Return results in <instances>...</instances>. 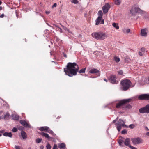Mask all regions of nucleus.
Instances as JSON below:
<instances>
[{
    "label": "nucleus",
    "instance_id": "nucleus-10",
    "mask_svg": "<svg viewBox=\"0 0 149 149\" xmlns=\"http://www.w3.org/2000/svg\"><path fill=\"white\" fill-rule=\"evenodd\" d=\"M110 6L109 3H107L105 4L102 8L103 13H107L108 10L110 9Z\"/></svg>",
    "mask_w": 149,
    "mask_h": 149
},
{
    "label": "nucleus",
    "instance_id": "nucleus-6",
    "mask_svg": "<svg viewBox=\"0 0 149 149\" xmlns=\"http://www.w3.org/2000/svg\"><path fill=\"white\" fill-rule=\"evenodd\" d=\"M130 13L132 15H134L135 13H142V11L138 7L132 8L130 10Z\"/></svg>",
    "mask_w": 149,
    "mask_h": 149
},
{
    "label": "nucleus",
    "instance_id": "nucleus-58",
    "mask_svg": "<svg viewBox=\"0 0 149 149\" xmlns=\"http://www.w3.org/2000/svg\"><path fill=\"white\" fill-rule=\"evenodd\" d=\"M28 149H31V147H29L28 148Z\"/></svg>",
    "mask_w": 149,
    "mask_h": 149
},
{
    "label": "nucleus",
    "instance_id": "nucleus-26",
    "mask_svg": "<svg viewBox=\"0 0 149 149\" xmlns=\"http://www.w3.org/2000/svg\"><path fill=\"white\" fill-rule=\"evenodd\" d=\"M112 26L117 29H119V27L118 26V24L117 23H113Z\"/></svg>",
    "mask_w": 149,
    "mask_h": 149
},
{
    "label": "nucleus",
    "instance_id": "nucleus-11",
    "mask_svg": "<svg viewBox=\"0 0 149 149\" xmlns=\"http://www.w3.org/2000/svg\"><path fill=\"white\" fill-rule=\"evenodd\" d=\"M96 25H98L100 24H104V20L102 19V17H98L96 20Z\"/></svg>",
    "mask_w": 149,
    "mask_h": 149
},
{
    "label": "nucleus",
    "instance_id": "nucleus-27",
    "mask_svg": "<svg viewBox=\"0 0 149 149\" xmlns=\"http://www.w3.org/2000/svg\"><path fill=\"white\" fill-rule=\"evenodd\" d=\"M47 132L51 134L54 136H55L56 135V134L54 133L53 131L49 129L47 131Z\"/></svg>",
    "mask_w": 149,
    "mask_h": 149
},
{
    "label": "nucleus",
    "instance_id": "nucleus-2",
    "mask_svg": "<svg viewBox=\"0 0 149 149\" xmlns=\"http://www.w3.org/2000/svg\"><path fill=\"white\" fill-rule=\"evenodd\" d=\"M92 36L94 38L100 40H103L108 37L105 33L101 32L93 33Z\"/></svg>",
    "mask_w": 149,
    "mask_h": 149
},
{
    "label": "nucleus",
    "instance_id": "nucleus-3",
    "mask_svg": "<svg viewBox=\"0 0 149 149\" xmlns=\"http://www.w3.org/2000/svg\"><path fill=\"white\" fill-rule=\"evenodd\" d=\"M117 120H114L113 123H115L118 132H120L122 127L128 128V127L125 125V122L123 120L120 119L116 123V122Z\"/></svg>",
    "mask_w": 149,
    "mask_h": 149
},
{
    "label": "nucleus",
    "instance_id": "nucleus-30",
    "mask_svg": "<svg viewBox=\"0 0 149 149\" xmlns=\"http://www.w3.org/2000/svg\"><path fill=\"white\" fill-rule=\"evenodd\" d=\"M86 68H82L79 71V72L80 73H84L86 71Z\"/></svg>",
    "mask_w": 149,
    "mask_h": 149
},
{
    "label": "nucleus",
    "instance_id": "nucleus-1",
    "mask_svg": "<svg viewBox=\"0 0 149 149\" xmlns=\"http://www.w3.org/2000/svg\"><path fill=\"white\" fill-rule=\"evenodd\" d=\"M79 66L75 62H69L67 64L66 68H64V72L65 74L70 77L76 75L79 71Z\"/></svg>",
    "mask_w": 149,
    "mask_h": 149
},
{
    "label": "nucleus",
    "instance_id": "nucleus-4",
    "mask_svg": "<svg viewBox=\"0 0 149 149\" xmlns=\"http://www.w3.org/2000/svg\"><path fill=\"white\" fill-rule=\"evenodd\" d=\"M131 100V99H128L121 100L116 103V107L117 108L122 109H124V107H125V104L126 103H128Z\"/></svg>",
    "mask_w": 149,
    "mask_h": 149
},
{
    "label": "nucleus",
    "instance_id": "nucleus-17",
    "mask_svg": "<svg viewBox=\"0 0 149 149\" xmlns=\"http://www.w3.org/2000/svg\"><path fill=\"white\" fill-rule=\"evenodd\" d=\"M9 117V114L8 113H7L6 115H4V116H0V120L3 118L6 119L8 118Z\"/></svg>",
    "mask_w": 149,
    "mask_h": 149
},
{
    "label": "nucleus",
    "instance_id": "nucleus-20",
    "mask_svg": "<svg viewBox=\"0 0 149 149\" xmlns=\"http://www.w3.org/2000/svg\"><path fill=\"white\" fill-rule=\"evenodd\" d=\"M3 135L6 136H9L10 137H12V134L11 132H5L3 134Z\"/></svg>",
    "mask_w": 149,
    "mask_h": 149
},
{
    "label": "nucleus",
    "instance_id": "nucleus-41",
    "mask_svg": "<svg viewBox=\"0 0 149 149\" xmlns=\"http://www.w3.org/2000/svg\"><path fill=\"white\" fill-rule=\"evenodd\" d=\"M56 6H57V4L56 3H54V5L52 6V8H54V7H56Z\"/></svg>",
    "mask_w": 149,
    "mask_h": 149
},
{
    "label": "nucleus",
    "instance_id": "nucleus-37",
    "mask_svg": "<svg viewBox=\"0 0 149 149\" xmlns=\"http://www.w3.org/2000/svg\"><path fill=\"white\" fill-rule=\"evenodd\" d=\"M17 131V129L16 127H13L12 129V131L13 132H16Z\"/></svg>",
    "mask_w": 149,
    "mask_h": 149
},
{
    "label": "nucleus",
    "instance_id": "nucleus-15",
    "mask_svg": "<svg viewBox=\"0 0 149 149\" xmlns=\"http://www.w3.org/2000/svg\"><path fill=\"white\" fill-rule=\"evenodd\" d=\"M124 144L126 146H130V139L129 138H127L125 139L124 143Z\"/></svg>",
    "mask_w": 149,
    "mask_h": 149
},
{
    "label": "nucleus",
    "instance_id": "nucleus-49",
    "mask_svg": "<svg viewBox=\"0 0 149 149\" xmlns=\"http://www.w3.org/2000/svg\"><path fill=\"white\" fill-rule=\"evenodd\" d=\"M57 147V145L56 144L54 145L53 148H56Z\"/></svg>",
    "mask_w": 149,
    "mask_h": 149
},
{
    "label": "nucleus",
    "instance_id": "nucleus-19",
    "mask_svg": "<svg viewBox=\"0 0 149 149\" xmlns=\"http://www.w3.org/2000/svg\"><path fill=\"white\" fill-rule=\"evenodd\" d=\"M58 147L60 149H65V145L64 143L59 144L58 145Z\"/></svg>",
    "mask_w": 149,
    "mask_h": 149
},
{
    "label": "nucleus",
    "instance_id": "nucleus-5",
    "mask_svg": "<svg viewBox=\"0 0 149 149\" xmlns=\"http://www.w3.org/2000/svg\"><path fill=\"white\" fill-rule=\"evenodd\" d=\"M131 82L128 79H125L121 81V84L122 85L121 89L124 91L128 90L130 87Z\"/></svg>",
    "mask_w": 149,
    "mask_h": 149
},
{
    "label": "nucleus",
    "instance_id": "nucleus-35",
    "mask_svg": "<svg viewBox=\"0 0 149 149\" xmlns=\"http://www.w3.org/2000/svg\"><path fill=\"white\" fill-rule=\"evenodd\" d=\"M46 148L47 149H51V146L50 144L49 143L47 144L46 146Z\"/></svg>",
    "mask_w": 149,
    "mask_h": 149
},
{
    "label": "nucleus",
    "instance_id": "nucleus-46",
    "mask_svg": "<svg viewBox=\"0 0 149 149\" xmlns=\"http://www.w3.org/2000/svg\"><path fill=\"white\" fill-rule=\"evenodd\" d=\"M15 13H16V16L17 17V18H18V14L17 11H16Z\"/></svg>",
    "mask_w": 149,
    "mask_h": 149
},
{
    "label": "nucleus",
    "instance_id": "nucleus-29",
    "mask_svg": "<svg viewBox=\"0 0 149 149\" xmlns=\"http://www.w3.org/2000/svg\"><path fill=\"white\" fill-rule=\"evenodd\" d=\"M130 31V30L129 29H124L123 30V31L124 33H129Z\"/></svg>",
    "mask_w": 149,
    "mask_h": 149
},
{
    "label": "nucleus",
    "instance_id": "nucleus-50",
    "mask_svg": "<svg viewBox=\"0 0 149 149\" xmlns=\"http://www.w3.org/2000/svg\"><path fill=\"white\" fill-rule=\"evenodd\" d=\"M50 12L49 11H46V13L47 14H49V13H50Z\"/></svg>",
    "mask_w": 149,
    "mask_h": 149
},
{
    "label": "nucleus",
    "instance_id": "nucleus-55",
    "mask_svg": "<svg viewBox=\"0 0 149 149\" xmlns=\"http://www.w3.org/2000/svg\"><path fill=\"white\" fill-rule=\"evenodd\" d=\"M104 80L106 82H107V80L106 79H104Z\"/></svg>",
    "mask_w": 149,
    "mask_h": 149
},
{
    "label": "nucleus",
    "instance_id": "nucleus-40",
    "mask_svg": "<svg viewBox=\"0 0 149 149\" xmlns=\"http://www.w3.org/2000/svg\"><path fill=\"white\" fill-rule=\"evenodd\" d=\"M125 62L127 63H130V62L131 60L130 59H128V60H127V59H125Z\"/></svg>",
    "mask_w": 149,
    "mask_h": 149
},
{
    "label": "nucleus",
    "instance_id": "nucleus-42",
    "mask_svg": "<svg viewBox=\"0 0 149 149\" xmlns=\"http://www.w3.org/2000/svg\"><path fill=\"white\" fill-rule=\"evenodd\" d=\"M129 147L131 148V149H137V148H136V147H135L131 146H130Z\"/></svg>",
    "mask_w": 149,
    "mask_h": 149
},
{
    "label": "nucleus",
    "instance_id": "nucleus-12",
    "mask_svg": "<svg viewBox=\"0 0 149 149\" xmlns=\"http://www.w3.org/2000/svg\"><path fill=\"white\" fill-rule=\"evenodd\" d=\"M89 72L92 74L96 73L98 76H99L100 74L99 71L98 70L95 68H93L90 70L89 71Z\"/></svg>",
    "mask_w": 149,
    "mask_h": 149
},
{
    "label": "nucleus",
    "instance_id": "nucleus-14",
    "mask_svg": "<svg viewBox=\"0 0 149 149\" xmlns=\"http://www.w3.org/2000/svg\"><path fill=\"white\" fill-rule=\"evenodd\" d=\"M147 29L145 28L142 29L141 30V35L143 36H146L147 35L146 32Z\"/></svg>",
    "mask_w": 149,
    "mask_h": 149
},
{
    "label": "nucleus",
    "instance_id": "nucleus-34",
    "mask_svg": "<svg viewBox=\"0 0 149 149\" xmlns=\"http://www.w3.org/2000/svg\"><path fill=\"white\" fill-rule=\"evenodd\" d=\"M135 127V125L134 124H130L129 126V127L131 129H133Z\"/></svg>",
    "mask_w": 149,
    "mask_h": 149
},
{
    "label": "nucleus",
    "instance_id": "nucleus-38",
    "mask_svg": "<svg viewBox=\"0 0 149 149\" xmlns=\"http://www.w3.org/2000/svg\"><path fill=\"white\" fill-rule=\"evenodd\" d=\"M122 134H126L127 133V131L125 130H123L121 132Z\"/></svg>",
    "mask_w": 149,
    "mask_h": 149
},
{
    "label": "nucleus",
    "instance_id": "nucleus-44",
    "mask_svg": "<svg viewBox=\"0 0 149 149\" xmlns=\"http://www.w3.org/2000/svg\"><path fill=\"white\" fill-rule=\"evenodd\" d=\"M141 50L142 52H143L145 51V49L144 48H142L141 49Z\"/></svg>",
    "mask_w": 149,
    "mask_h": 149
},
{
    "label": "nucleus",
    "instance_id": "nucleus-21",
    "mask_svg": "<svg viewBox=\"0 0 149 149\" xmlns=\"http://www.w3.org/2000/svg\"><path fill=\"white\" fill-rule=\"evenodd\" d=\"M13 119L14 120H18L19 119V116L18 115L13 114L12 116Z\"/></svg>",
    "mask_w": 149,
    "mask_h": 149
},
{
    "label": "nucleus",
    "instance_id": "nucleus-28",
    "mask_svg": "<svg viewBox=\"0 0 149 149\" xmlns=\"http://www.w3.org/2000/svg\"><path fill=\"white\" fill-rule=\"evenodd\" d=\"M123 142L124 141L121 139H119L118 141V143L119 144L122 146H123Z\"/></svg>",
    "mask_w": 149,
    "mask_h": 149
},
{
    "label": "nucleus",
    "instance_id": "nucleus-23",
    "mask_svg": "<svg viewBox=\"0 0 149 149\" xmlns=\"http://www.w3.org/2000/svg\"><path fill=\"white\" fill-rule=\"evenodd\" d=\"M128 103H126L125 104V107H124V109H130L132 108V106L130 104H128Z\"/></svg>",
    "mask_w": 149,
    "mask_h": 149
},
{
    "label": "nucleus",
    "instance_id": "nucleus-39",
    "mask_svg": "<svg viewBox=\"0 0 149 149\" xmlns=\"http://www.w3.org/2000/svg\"><path fill=\"white\" fill-rule=\"evenodd\" d=\"M15 149H20V147L19 146H15Z\"/></svg>",
    "mask_w": 149,
    "mask_h": 149
},
{
    "label": "nucleus",
    "instance_id": "nucleus-9",
    "mask_svg": "<svg viewBox=\"0 0 149 149\" xmlns=\"http://www.w3.org/2000/svg\"><path fill=\"white\" fill-rule=\"evenodd\" d=\"M109 80L111 83L113 84H117L118 82L116 76L114 75H111L110 77Z\"/></svg>",
    "mask_w": 149,
    "mask_h": 149
},
{
    "label": "nucleus",
    "instance_id": "nucleus-53",
    "mask_svg": "<svg viewBox=\"0 0 149 149\" xmlns=\"http://www.w3.org/2000/svg\"><path fill=\"white\" fill-rule=\"evenodd\" d=\"M3 130L2 131H0V133H3Z\"/></svg>",
    "mask_w": 149,
    "mask_h": 149
},
{
    "label": "nucleus",
    "instance_id": "nucleus-48",
    "mask_svg": "<svg viewBox=\"0 0 149 149\" xmlns=\"http://www.w3.org/2000/svg\"><path fill=\"white\" fill-rule=\"evenodd\" d=\"M44 148V147L43 146H40V148L41 149H43Z\"/></svg>",
    "mask_w": 149,
    "mask_h": 149
},
{
    "label": "nucleus",
    "instance_id": "nucleus-22",
    "mask_svg": "<svg viewBox=\"0 0 149 149\" xmlns=\"http://www.w3.org/2000/svg\"><path fill=\"white\" fill-rule=\"evenodd\" d=\"M21 135L23 139H26L27 138L26 133L24 132L23 131H22Z\"/></svg>",
    "mask_w": 149,
    "mask_h": 149
},
{
    "label": "nucleus",
    "instance_id": "nucleus-57",
    "mask_svg": "<svg viewBox=\"0 0 149 149\" xmlns=\"http://www.w3.org/2000/svg\"><path fill=\"white\" fill-rule=\"evenodd\" d=\"M2 2H1V1L0 0V5L1 4V3H2Z\"/></svg>",
    "mask_w": 149,
    "mask_h": 149
},
{
    "label": "nucleus",
    "instance_id": "nucleus-7",
    "mask_svg": "<svg viewBox=\"0 0 149 149\" xmlns=\"http://www.w3.org/2000/svg\"><path fill=\"white\" fill-rule=\"evenodd\" d=\"M139 111L141 113H149V105H147L145 107L140 109Z\"/></svg>",
    "mask_w": 149,
    "mask_h": 149
},
{
    "label": "nucleus",
    "instance_id": "nucleus-8",
    "mask_svg": "<svg viewBox=\"0 0 149 149\" xmlns=\"http://www.w3.org/2000/svg\"><path fill=\"white\" fill-rule=\"evenodd\" d=\"M131 141L134 144H137L142 143V139L139 138H132Z\"/></svg>",
    "mask_w": 149,
    "mask_h": 149
},
{
    "label": "nucleus",
    "instance_id": "nucleus-60",
    "mask_svg": "<svg viewBox=\"0 0 149 149\" xmlns=\"http://www.w3.org/2000/svg\"><path fill=\"white\" fill-rule=\"evenodd\" d=\"M1 136V134H0V136Z\"/></svg>",
    "mask_w": 149,
    "mask_h": 149
},
{
    "label": "nucleus",
    "instance_id": "nucleus-45",
    "mask_svg": "<svg viewBox=\"0 0 149 149\" xmlns=\"http://www.w3.org/2000/svg\"><path fill=\"white\" fill-rule=\"evenodd\" d=\"M4 17V14H2L1 15H0V17L2 18Z\"/></svg>",
    "mask_w": 149,
    "mask_h": 149
},
{
    "label": "nucleus",
    "instance_id": "nucleus-52",
    "mask_svg": "<svg viewBox=\"0 0 149 149\" xmlns=\"http://www.w3.org/2000/svg\"><path fill=\"white\" fill-rule=\"evenodd\" d=\"M146 135L148 136H149V132H147L146 133Z\"/></svg>",
    "mask_w": 149,
    "mask_h": 149
},
{
    "label": "nucleus",
    "instance_id": "nucleus-31",
    "mask_svg": "<svg viewBox=\"0 0 149 149\" xmlns=\"http://www.w3.org/2000/svg\"><path fill=\"white\" fill-rule=\"evenodd\" d=\"M120 0H115V3L116 5H119L120 3Z\"/></svg>",
    "mask_w": 149,
    "mask_h": 149
},
{
    "label": "nucleus",
    "instance_id": "nucleus-32",
    "mask_svg": "<svg viewBox=\"0 0 149 149\" xmlns=\"http://www.w3.org/2000/svg\"><path fill=\"white\" fill-rule=\"evenodd\" d=\"M42 140V139L37 138L36 140V141L37 143H39Z\"/></svg>",
    "mask_w": 149,
    "mask_h": 149
},
{
    "label": "nucleus",
    "instance_id": "nucleus-59",
    "mask_svg": "<svg viewBox=\"0 0 149 149\" xmlns=\"http://www.w3.org/2000/svg\"><path fill=\"white\" fill-rule=\"evenodd\" d=\"M53 149H58L57 148H53Z\"/></svg>",
    "mask_w": 149,
    "mask_h": 149
},
{
    "label": "nucleus",
    "instance_id": "nucleus-24",
    "mask_svg": "<svg viewBox=\"0 0 149 149\" xmlns=\"http://www.w3.org/2000/svg\"><path fill=\"white\" fill-rule=\"evenodd\" d=\"M40 134L43 136L45 137V138L48 139L51 138L49 136L48 134L45 133L43 132H42Z\"/></svg>",
    "mask_w": 149,
    "mask_h": 149
},
{
    "label": "nucleus",
    "instance_id": "nucleus-47",
    "mask_svg": "<svg viewBox=\"0 0 149 149\" xmlns=\"http://www.w3.org/2000/svg\"><path fill=\"white\" fill-rule=\"evenodd\" d=\"M139 54L141 56H142L143 55L142 54V53L141 52H139Z\"/></svg>",
    "mask_w": 149,
    "mask_h": 149
},
{
    "label": "nucleus",
    "instance_id": "nucleus-54",
    "mask_svg": "<svg viewBox=\"0 0 149 149\" xmlns=\"http://www.w3.org/2000/svg\"><path fill=\"white\" fill-rule=\"evenodd\" d=\"M64 56L65 57V58H66V57H67V55H66V54H64Z\"/></svg>",
    "mask_w": 149,
    "mask_h": 149
},
{
    "label": "nucleus",
    "instance_id": "nucleus-18",
    "mask_svg": "<svg viewBox=\"0 0 149 149\" xmlns=\"http://www.w3.org/2000/svg\"><path fill=\"white\" fill-rule=\"evenodd\" d=\"M146 94H142L139 96L138 98L139 100H145Z\"/></svg>",
    "mask_w": 149,
    "mask_h": 149
},
{
    "label": "nucleus",
    "instance_id": "nucleus-36",
    "mask_svg": "<svg viewBox=\"0 0 149 149\" xmlns=\"http://www.w3.org/2000/svg\"><path fill=\"white\" fill-rule=\"evenodd\" d=\"M71 2L72 3L75 4H77L78 3V1L77 0H72Z\"/></svg>",
    "mask_w": 149,
    "mask_h": 149
},
{
    "label": "nucleus",
    "instance_id": "nucleus-33",
    "mask_svg": "<svg viewBox=\"0 0 149 149\" xmlns=\"http://www.w3.org/2000/svg\"><path fill=\"white\" fill-rule=\"evenodd\" d=\"M98 14L99 15V17H102L103 13L101 10H100L98 11Z\"/></svg>",
    "mask_w": 149,
    "mask_h": 149
},
{
    "label": "nucleus",
    "instance_id": "nucleus-25",
    "mask_svg": "<svg viewBox=\"0 0 149 149\" xmlns=\"http://www.w3.org/2000/svg\"><path fill=\"white\" fill-rule=\"evenodd\" d=\"M113 59L114 61L116 63H118L120 61V58L117 56H114L113 57Z\"/></svg>",
    "mask_w": 149,
    "mask_h": 149
},
{
    "label": "nucleus",
    "instance_id": "nucleus-16",
    "mask_svg": "<svg viewBox=\"0 0 149 149\" xmlns=\"http://www.w3.org/2000/svg\"><path fill=\"white\" fill-rule=\"evenodd\" d=\"M49 129V127H47V126H45V127H40L39 130L41 131H45L46 132H47V130H48Z\"/></svg>",
    "mask_w": 149,
    "mask_h": 149
},
{
    "label": "nucleus",
    "instance_id": "nucleus-56",
    "mask_svg": "<svg viewBox=\"0 0 149 149\" xmlns=\"http://www.w3.org/2000/svg\"><path fill=\"white\" fill-rule=\"evenodd\" d=\"M2 9V8L1 7H0V10H1Z\"/></svg>",
    "mask_w": 149,
    "mask_h": 149
},
{
    "label": "nucleus",
    "instance_id": "nucleus-43",
    "mask_svg": "<svg viewBox=\"0 0 149 149\" xmlns=\"http://www.w3.org/2000/svg\"><path fill=\"white\" fill-rule=\"evenodd\" d=\"M118 73L120 74H122L123 73V72L122 70H120L118 72Z\"/></svg>",
    "mask_w": 149,
    "mask_h": 149
},
{
    "label": "nucleus",
    "instance_id": "nucleus-13",
    "mask_svg": "<svg viewBox=\"0 0 149 149\" xmlns=\"http://www.w3.org/2000/svg\"><path fill=\"white\" fill-rule=\"evenodd\" d=\"M20 123L22 125L25 127H30L29 125L24 120H20Z\"/></svg>",
    "mask_w": 149,
    "mask_h": 149
},
{
    "label": "nucleus",
    "instance_id": "nucleus-51",
    "mask_svg": "<svg viewBox=\"0 0 149 149\" xmlns=\"http://www.w3.org/2000/svg\"><path fill=\"white\" fill-rule=\"evenodd\" d=\"M3 111H0V115L1 114L3 113Z\"/></svg>",
    "mask_w": 149,
    "mask_h": 149
}]
</instances>
